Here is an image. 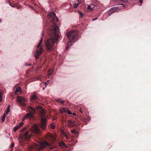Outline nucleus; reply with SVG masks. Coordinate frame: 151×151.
I'll list each match as a JSON object with an SVG mask.
<instances>
[{
	"instance_id": "obj_1",
	"label": "nucleus",
	"mask_w": 151,
	"mask_h": 151,
	"mask_svg": "<svg viewBox=\"0 0 151 151\" xmlns=\"http://www.w3.org/2000/svg\"><path fill=\"white\" fill-rule=\"evenodd\" d=\"M48 15V18L50 22L52 23L54 22V24L51 27L50 30L49 32L50 37L46 41L45 44L47 48L49 50L51 51L53 50L54 42H56L58 39L59 27L55 23V22H58V20L54 12L50 13Z\"/></svg>"
},
{
	"instance_id": "obj_2",
	"label": "nucleus",
	"mask_w": 151,
	"mask_h": 151,
	"mask_svg": "<svg viewBox=\"0 0 151 151\" xmlns=\"http://www.w3.org/2000/svg\"><path fill=\"white\" fill-rule=\"evenodd\" d=\"M78 34V31L76 30H73L68 33L67 36L71 42H74L77 40Z\"/></svg>"
},
{
	"instance_id": "obj_3",
	"label": "nucleus",
	"mask_w": 151,
	"mask_h": 151,
	"mask_svg": "<svg viewBox=\"0 0 151 151\" xmlns=\"http://www.w3.org/2000/svg\"><path fill=\"white\" fill-rule=\"evenodd\" d=\"M42 115L41 122L40 124L41 127L43 129H45L47 125V119L44 117L45 111L42 110L41 112Z\"/></svg>"
},
{
	"instance_id": "obj_4",
	"label": "nucleus",
	"mask_w": 151,
	"mask_h": 151,
	"mask_svg": "<svg viewBox=\"0 0 151 151\" xmlns=\"http://www.w3.org/2000/svg\"><path fill=\"white\" fill-rule=\"evenodd\" d=\"M42 41V38L37 46V50L35 54V57L36 59H37L38 58V56L40 55L41 53L42 52V49L41 46V44Z\"/></svg>"
},
{
	"instance_id": "obj_5",
	"label": "nucleus",
	"mask_w": 151,
	"mask_h": 151,
	"mask_svg": "<svg viewBox=\"0 0 151 151\" xmlns=\"http://www.w3.org/2000/svg\"><path fill=\"white\" fill-rule=\"evenodd\" d=\"M28 109L30 110V112L25 115L23 119V121L26 119H30L32 118L33 116V114L35 112V109L30 106H29L28 107Z\"/></svg>"
},
{
	"instance_id": "obj_6",
	"label": "nucleus",
	"mask_w": 151,
	"mask_h": 151,
	"mask_svg": "<svg viewBox=\"0 0 151 151\" xmlns=\"http://www.w3.org/2000/svg\"><path fill=\"white\" fill-rule=\"evenodd\" d=\"M27 101V99L24 97L19 96L17 97V102L21 105L23 106H26V101Z\"/></svg>"
},
{
	"instance_id": "obj_7",
	"label": "nucleus",
	"mask_w": 151,
	"mask_h": 151,
	"mask_svg": "<svg viewBox=\"0 0 151 151\" xmlns=\"http://www.w3.org/2000/svg\"><path fill=\"white\" fill-rule=\"evenodd\" d=\"M32 132L37 134H40L41 132L38 128L36 124H34L31 128Z\"/></svg>"
},
{
	"instance_id": "obj_8",
	"label": "nucleus",
	"mask_w": 151,
	"mask_h": 151,
	"mask_svg": "<svg viewBox=\"0 0 151 151\" xmlns=\"http://www.w3.org/2000/svg\"><path fill=\"white\" fill-rule=\"evenodd\" d=\"M67 124L68 127H73L75 125V122L71 120H69L67 122Z\"/></svg>"
},
{
	"instance_id": "obj_9",
	"label": "nucleus",
	"mask_w": 151,
	"mask_h": 151,
	"mask_svg": "<svg viewBox=\"0 0 151 151\" xmlns=\"http://www.w3.org/2000/svg\"><path fill=\"white\" fill-rule=\"evenodd\" d=\"M118 9V7H114L111 8L108 12V13L109 14V16H110L111 14L114 13L115 12L117 11Z\"/></svg>"
},
{
	"instance_id": "obj_10",
	"label": "nucleus",
	"mask_w": 151,
	"mask_h": 151,
	"mask_svg": "<svg viewBox=\"0 0 151 151\" xmlns=\"http://www.w3.org/2000/svg\"><path fill=\"white\" fill-rule=\"evenodd\" d=\"M32 135L29 134L28 131H26L24 133L23 137L26 139H27L31 137Z\"/></svg>"
},
{
	"instance_id": "obj_11",
	"label": "nucleus",
	"mask_w": 151,
	"mask_h": 151,
	"mask_svg": "<svg viewBox=\"0 0 151 151\" xmlns=\"http://www.w3.org/2000/svg\"><path fill=\"white\" fill-rule=\"evenodd\" d=\"M50 144L47 142H44L41 143L40 145V148L43 149L47 146H50Z\"/></svg>"
},
{
	"instance_id": "obj_12",
	"label": "nucleus",
	"mask_w": 151,
	"mask_h": 151,
	"mask_svg": "<svg viewBox=\"0 0 151 151\" xmlns=\"http://www.w3.org/2000/svg\"><path fill=\"white\" fill-rule=\"evenodd\" d=\"M38 99V96L35 93H34L30 97V99L32 100H36Z\"/></svg>"
},
{
	"instance_id": "obj_13",
	"label": "nucleus",
	"mask_w": 151,
	"mask_h": 151,
	"mask_svg": "<svg viewBox=\"0 0 151 151\" xmlns=\"http://www.w3.org/2000/svg\"><path fill=\"white\" fill-rule=\"evenodd\" d=\"M24 123L22 122H21L19 124L15 126L14 129V131L15 132L19 128L21 127L23 124Z\"/></svg>"
},
{
	"instance_id": "obj_14",
	"label": "nucleus",
	"mask_w": 151,
	"mask_h": 151,
	"mask_svg": "<svg viewBox=\"0 0 151 151\" xmlns=\"http://www.w3.org/2000/svg\"><path fill=\"white\" fill-rule=\"evenodd\" d=\"M67 108L63 107L60 110V111L61 113H63L64 112H66L67 111Z\"/></svg>"
},
{
	"instance_id": "obj_15",
	"label": "nucleus",
	"mask_w": 151,
	"mask_h": 151,
	"mask_svg": "<svg viewBox=\"0 0 151 151\" xmlns=\"http://www.w3.org/2000/svg\"><path fill=\"white\" fill-rule=\"evenodd\" d=\"M53 72H54V70H53L50 69L49 70V71H48V77L50 76H51Z\"/></svg>"
},
{
	"instance_id": "obj_16",
	"label": "nucleus",
	"mask_w": 151,
	"mask_h": 151,
	"mask_svg": "<svg viewBox=\"0 0 151 151\" xmlns=\"http://www.w3.org/2000/svg\"><path fill=\"white\" fill-rule=\"evenodd\" d=\"M21 92V88L20 87H18L16 89L15 94H16V95H17V92Z\"/></svg>"
},
{
	"instance_id": "obj_17",
	"label": "nucleus",
	"mask_w": 151,
	"mask_h": 151,
	"mask_svg": "<svg viewBox=\"0 0 151 151\" xmlns=\"http://www.w3.org/2000/svg\"><path fill=\"white\" fill-rule=\"evenodd\" d=\"M59 145L60 146L62 147H67L66 145L63 142H60L59 144Z\"/></svg>"
},
{
	"instance_id": "obj_18",
	"label": "nucleus",
	"mask_w": 151,
	"mask_h": 151,
	"mask_svg": "<svg viewBox=\"0 0 151 151\" xmlns=\"http://www.w3.org/2000/svg\"><path fill=\"white\" fill-rule=\"evenodd\" d=\"M119 6H121L120 7H118V9L119 10L124 9L125 8V6L122 4H119Z\"/></svg>"
},
{
	"instance_id": "obj_19",
	"label": "nucleus",
	"mask_w": 151,
	"mask_h": 151,
	"mask_svg": "<svg viewBox=\"0 0 151 151\" xmlns=\"http://www.w3.org/2000/svg\"><path fill=\"white\" fill-rule=\"evenodd\" d=\"M7 114L4 113L2 116V119H1V121L2 122H3L4 121L6 117Z\"/></svg>"
},
{
	"instance_id": "obj_20",
	"label": "nucleus",
	"mask_w": 151,
	"mask_h": 151,
	"mask_svg": "<svg viewBox=\"0 0 151 151\" xmlns=\"http://www.w3.org/2000/svg\"><path fill=\"white\" fill-rule=\"evenodd\" d=\"M94 5L92 4L88 5V9H89L92 10L94 7Z\"/></svg>"
},
{
	"instance_id": "obj_21",
	"label": "nucleus",
	"mask_w": 151,
	"mask_h": 151,
	"mask_svg": "<svg viewBox=\"0 0 151 151\" xmlns=\"http://www.w3.org/2000/svg\"><path fill=\"white\" fill-rule=\"evenodd\" d=\"M71 132L72 133L74 134L75 135H76L78 134V132L76 131L74 129H72L71 130Z\"/></svg>"
},
{
	"instance_id": "obj_22",
	"label": "nucleus",
	"mask_w": 151,
	"mask_h": 151,
	"mask_svg": "<svg viewBox=\"0 0 151 151\" xmlns=\"http://www.w3.org/2000/svg\"><path fill=\"white\" fill-rule=\"evenodd\" d=\"M79 3L78 1L77 2L75 3L74 5V8H77L79 5Z\"/></svg>"
},
{
	"instance_id": "obj_23",
	"label": "nucleus",
	"mask_w": 151,
	"mask_h": 151,
	"mask_svg": "<svg viewBox=\"0 0 151 151\" xmlns=\"http://www.w3.org/2000/svg\"><path fill=\"white\" fill-rule=\"evenodd\" d=\"M56 100L57 102H59L60 103H63L64 102H65L64 101H63L61 99H56Z\"/></svg>"
},
{
	"instance_id": "obj_24",
	"label": "nucleus",
	"mask_w": 151,
	"mask_h": 151,
	"mask_svg": "<svg viewBox=\"0 0 151 151\" xmlns=\"http://www.w3.org/2000/svg\"><path fill=\"white\" fill-rule=\"evenodd\" d=\"M49 137L51 138L52 139H55L56 138V136L55 135H52V134H50L49 135Z\"/></svg>"
},
{
	"instance_id": "obj_25",
	"label": "nucleus",
	"mask_w": 151,
	"mask_h": 151,
	"mask_svg": "<svg viewBox=\"0 0 151 151\" xmlns=\"http://www.w3.org/2000/svg\"><path fill=\"white\" fill-rule=\"evenodd\" d=\"M10 107V105H9L7 107V111H6V114H7L9 112Z\"/></svg>"
},
{
	"instance_id": "obj_26",
	"label": "nucleus",
	"mask_w": 151,
	"mask_h": 151,
	"mask_svg": "<svg viewBox=\"0 0 151 151\" xmlns=\"http://www.w3.org/2000/svg\"><path fill=\"white\" fill-rule=\"evenodd\" d=\"M50 127L51 129H54L55 128V123H53L50 126Z\"/></svg>"
},
{
	"instance_id": "obj_27",
	"label": "nucleus",
	"mask_w": 151,
	"mask_h": 151,
	"mask_svg": "<svg viewBox=\"0 0 151 151\" xmlns=\"http://www.w3.org/2000/svg\"><path fill=\"white\" fill-rule=\"evenodd\" d=\"M50 82V80H47L46 82L45 83V87H46L47 85Z\"/></svg>"
},
{
	"instance_id": "obj_28",
	"label": "nucleus",
	"mask_w": 151,
	"mask_h": 151,
	"mask_svg": "<svg viewBox=\"0 0 151 151\" xmlns=\"http://www.w3.org/2000/svg\"><path fill=\"white\" fill-rule=\"evenodd\" d=\"M67 111H66V112H67L68 114H71V112H70V111L67 108Z\"/></svg>"
},
{
	"instance_id": "obj_29",
	"label": "nucleus",
	"mask_w": 151,
	"mask_h": 151,
	"mask_svg": "<svg viewBox=\"0 0 151 151\" xmlns=\"http://www.w3.org/2000/svg\"><path fill=\"white\" fill-rule=\"evenodd\" d=\"M14 144L13 143H11V145L10 146V147H14Z\"/></svg>"
},
{
	"instance_id": "obj_30",
	"label": "nucleus",
	"mask_w": 151,
	"mask_h": 151,
	"mask_svg": "<svg viewBox=\"0 0 151 151\" xmlns=\"http://www.w3.org/2000/svg\"><path fill=\"white\" fill-rule=\"evenodd\" d=\"M140 3V4H142L143 3V0H139V1Z\"/></svg>"
},
{
	"instance_id": "obj_31",
	"label": "nucleus",
	"mask_w": 151,
	"mask_h": 151,
	"mask_svg": "<svg viewBox=\"0 0 151 151\" xmlns=\"http://www.w3.org/2000/svg\"><path fill=\"white\" fill-rule=\"evenodd\" d=\"M97 19V17H96V18H95L93 19H92V20H93V21H95V20H96V19Z\"/></svg>"
},
{
	"instance_id": "obj_32",
	"label": "nucleus",
	"mask_w": 151,
	"mask_h": 151,
	"mask_svg": "<svg viewBox=\"0 0 151 151\" xmlns=\"http://www.w3.org/2000/svg\"><path fill=\"white\" fill-rule=\"evenodd\" d=\"M78 12L79 14H81V13H82L81 12L80 10H78Z\"/></svg>"
},
{
	"instance_id": "obj_33",
	"label": "nucleus",
	"mask_w": 151,
	"mask_h": 151,
	"mask_svg": "<svg viewBox=\"0 0 151 151\" xmlns=\"http://www.w3.org/2000/svg\"><path fill=\"white\" fill-rule=\"evenodd\" d=\"M25 129H26V127H24V128H23V129H22V130L21 131H22L23 130H25Z\"/></svg>"
},
{
	"instance_id": "obj_34",
	"label": "nucleus",
	"mask_w": 151,
	"mask_h": 151,
	"mask_svg": "<svg viewBox=\"0 0 151 151\" xmlns=\"http://www.w3.org/2000/svg\"><path fill=\"white\" fill-rule=\"evenodd\" d=\"M83 13H81V14L80 15L81 17H82L83 16Z\"/></svg>"
},
{
	"instance_id": "obj_35",
	"label": "nucleus",
	"mask_w": 151,
	"mask_h": 151,
	"mask_svg": "<svg viewBox=\"0 0 151 151\" xmlns=\"http://www.w3.org/2000/svg\"><path fill=\"white\" fill-rule=\"evenodd\" d=\"M70 46H68L66 48V50H67L68 48L70 47Z\"/></svg>"
},
{
	"instance_id": "obj_36",
	"label": "nucleus",
	"mask_w": 151,
	"mask_h": 151,
	"mask_svg": "<svg viewBox=\"0 0 151 151\" xmlns=\"http://www.w3.org/2000/svg\"><path fill=\"white\" fill-rule=\"evenodd\" d=\"M73 115L74 116H75L76 115V114L75 113H73Z\"/></svg>"
},
{
	"instance_id": "obj_37",
	"label": "nucleus",
	"mask_w": 151,
	"mask_h": 151,
	"mask_svg": "<svg viewBox=\"0 0 151 151\" xmlns=\"http://www.w3.org/2000/svg\"><path fill=\"white\" fill-rule=\"evenodd\" d=\"M42 36H43V35H44V33H42Z\"/></svg>"
},
{
	"instance_id": "obj_38",
	"label": "nucleus",
	"mask_w": 151,
	"mask_h": 151,
	"mask_svg": "<svg viewBox=\"0 0 151 151\" xmlns=\"http://www.w3.org/2000/svg\"><path fill=\"white\" fill-rule=\"evenodd\" d=\"M65 136H66V138H67L68 137H67V135H66V134H65Z\"/></svg>"
},
{
	"instance_id": "obj_39",
	"label": "nucleus",
	"mask_w": 151,
	"mask_h": 151,
	"mask_svg": "<svg viewBox=\"0 0 151 151\" xmlns=\"http://www.w3.org/2000/svg\"><path fill=\"white\" fill-rule=\"evenodd\" d=\"M50 148H51V149H52L53 148L52 147H51Z\"/></svg>"
},
{
	"instance_id": "obj_40",
	"label": "nucleus",
	"mask_w": 151,
	"mask_h": 151,
	"mask_svg": "<svg viewBox=\"0 0 151 151\" xmlns=\"http://www.w3.org/2000/svg\"><path fill=\"white\" fill-rule=\"evenodd\" d=\"M10 5L11 6H12V7H14V6H12L11 5V4H10Z\"/></svg>"
},
{
	"instance_id": "obj_41",
	"label": "nucleus",
	"mask_w": 151,
	"mask_h": 151,
	"mask_svg": "<svg viewBox=\"0 0 151 151\" xmlns=\"http://www.w3.org/2000/svg\"><path fill=\"white\" fill-rule=\"evenodd\" d=\"M80 111L81 113H82V112L81 111V109H80Z\"/></svg>"
},
{
	"instance_id": "obj_42",
	"label": "nucleus",
	"mask_w": 151,
	"mask_h": 151,
	"mask_svg": "<svg viewBox=\"0 0 151 151\" xmlns=\"http://www.w3.org/2000/svg\"><path fill=\"white\" fill-rule=\"evenodd\" d=\"M1 20L0 19V22H1Z\"/></svg>"
},
{
	"instance_id": "obj_43",
	"label": "nucleus",
	"mask_w": 151,
	"mask_h": 151,
	"mask_svg": "<svg viewBox=\"0 0 151 151\" xmlns=\"http://www.w3.org/2000/svg\"><path fill=\"white\" fill-rule=\"evenodd\" d=\"M44 88H45L44 87H43V90H44Z\"/></svg>"
}]
</instances>
